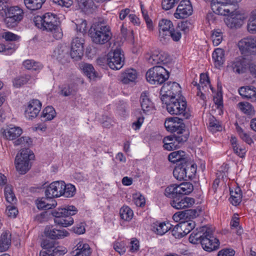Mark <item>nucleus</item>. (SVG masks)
Returning a JSON list of instances; mask_svg holds the SVG:
<instances>
[{
  "label": "nucleus",
  "mask_w": 256,
  "mask_h": 256,
  "mask_svg": "<svg viewBox=\"0 0 256 256\" xmlns=\"http://www.w3.org/2000/svg\"><path fill=\"white\" fill-rule=\"evenodd\" d=\"M76 246L72 252V256H90L91 252L89 245L83 240L78 239L75 240Z\"/></svg>",
  "instance_id": "nucleus-22"
},
{
  "label": "nucleus",
  "mask_w": 256,
  "mask_h": 256,
  "mask_svg": "<svg viewBox=\"0 0 256 256\" xmlns=\"http://www.w3.org/2000/svg\"><path fill=\"white\" fill-rule=\"evenodd\" d=\"M56 116V112L53 107L48 106L46 107L42 112L41 116L45 118L46 120H50Z\"/></svg>",
  "instance_id": "nucleus-52"
},
{
  "label": "nucleus",
  "mask_w": 256,
  "mask_h": 256,
  "mask_svg": "<svg viewBox=\"0 0 256 256\" xmlns=\"http://www.w3.org/2000/svg\"><path fill=\"white\" fill-rule=\"evenodd\" d=\"M66 46H58L54 52V56L58 60H61L66 54Z\"/></svg>",
  "instance_id": "nucleus-57"
},
{
  "label": "nucleus",
  "mask_w": 256,
  "mask_h": 256,
  "mask_svg": "<svg viewBox=\"0 0 256 256\" xmlns=\"http://www.w3.org/2000/svg\"><path fill=\"white\" fill-rule=\"evenodd\" d=\"M2 36L6 41L16 42L20 38V36L10 32H4Z\"/></svg>",
  "instance_id": "nucleus-62"
},
{
  "label": "nucleus",
  "mask_w": 256,
  "mask_h": 256,
  "mask_svg": "<svg viewBox=\"0 0 256 256\" xmlns=\"http://www.w3.org/2000/svg\"><path fill=\"white\" fill-rule=\"evenodd\" d=\"M212 58L216 66H221L224 61V51L221 48L216 49L212 53Z\"/></svg>",
  "instance_id": "nucleus-36"
},
{
  "label": "nucleus",
  "mask_w": 256,
  "mask_h": 256,
  "mask_svg": "<svg viewBox=\"0 0 256 256\" xmlns=\"http://www.w3.org/2000/svg\"><path fill=\"white\" fill-rule=\"evenodd\" d=\"M52 203L49 204L46 200L42 198L40 200H38L36 201L37 208L39 210H48L52 208H55L56 206V202L54 200H52Z\"/></svg>",
  "instance_id": "nucleus-41"
},
{
  "label": "nucleus",
  "mask_w": 256,
  "mask_h": 256,
  "mask_svg": "<svg viewBox=\"0 0 256 256\" xmlns=\"http://www.w3.org/2000/svg\"><path fill=\"white\" fill-rule=\"evenodd\" d=\"M49 252H50V256H62L67 252V249L62 246L56 247L54 246L49 250Z\"/></svg>",
  "instance_id": "nucleus-54"
},
{
  "label": "nucleus",
  "mask_w": 256,
  "mask_h": 256,
  "mask_svg": "<svg viewBox=\"0 0 256 256\" xmlns=\"http://www.w3.org/2000/svg\"><path fill=\"white\" fill-rule=\"evenodd\" d=\"M24 66L30 70H38L42 68V65L39 62L32 60H26L23 62Z\"/></svg>",
  "instance_id": "nucleus-44"
},
{
  "label": "nucleus",
  "mask_w": 256,
  "mask_h": 256,
  "mask_svg": "<svg viewBox=\"0 0 256 256\" xmlns=\"http://www.w3.org/2000/svg\"><path fill=\"white\" fill-rule=\"evenodd\" d=\"M180 0H162V6L165 10H169L173 8L175 4Z\"/></svg>",
  "instance_id": "nucleus-63"
},
{
  "label": "nucleus",
  "mask_w": 256,
  "mask_h": 256,
  "mask_svg": "<svg viewBox=\"0 0 256 256\" xmlns=\"http://www.w3.org/2000/svg\"><path fill=\"white\" fill-rule=\"evenodd\" d=\"M196 213V211L192 210L180 211L175 213L172 216V218L174 220L178 222L180 220H184L189 216L194 215Z\"/></svg>",
  "instance_id": "nucleus-37"
},
{
  "label": "nucleus",
  "mask_w": 256,
  "mask_h": 256,
  "mask_svg": "<svg viewBox=\"0 0 256 256\" xmlns=\"http://www.w3.org/2000/svg\"><path fill=\"white\" fill-rule=\"evenodd\" d=\"M238 92L243 98L250 99L252 101L256 100V88L253 86L241 87Z\"/></svg>",
  "instance_id": "nucleus-28"
},
{
  "label": "nucleus",
  "mask_w": 256,
  "mask_h": 256,
  "mask_svg": "<svg viewBox=\"0 0 256 256\" xmlns=\"http://www.w3.org/2000/svg\"><path fill=\"white\" fill-rule=\"evenodd\" d=\"M180 87L176 82H168L164 84L160 90L161 98H166L168 99L172 98H180Z\"/></svg>",
  "instance_id": "nucleus-12"
},
{
  "label": "nucleus",
  "mask_w": 256,
  "mask_h": 256,
  "mask_svg": "<svg viewBox=\"0 0 256 256\" xmlns=\"http://www.w3.org/2000/svg\"><path fill=\"white\" fill-rule=\"evenodd\" d=\"M46 237L52 240L61 239L68 236V232L64 229L58 230L53 226H46L44 231Z\"/></svg>",
  "instance_id": "nucleus-24"
},
{
  "label": "nucleus",
  "mask_w": 256,
  "mask_h": 256,
  "mask_svg": "<svg viewBox=\"0 0 256 256\" xmlns=\"http://www.w3.org/2000/svg\"><path fill=\"white\" fill-rule=\"evenodd\" d=\"M194 202V198L180 196L171 200L170 204L174 208L180 210L190 208L192 206Z\"/></svg>",
  "instance_id": "nucleus-20"
},
{
  "label": "nucleus",
  "mask_w": 256,
  "mask_h": 256,
  "mask_svg": "<svg viewBox=\"0 0 256 256\" xmlns=\"http://www.w3.org/2000/svg\"><path fill=\"white\" fill-rule=\"evenodd\" d=\"M227 68L228 70L236 74H243L246 69V61L242 58H236L228 64Z\"/></svg>",
  "instance_id": "nucleus-23"
},
{
  "label": "nucleus",
  "mask_w": 256,
  "mask_h": 256,
  "mask_svg": "<svg viewBox=\"0 0 256 256\" xmlns=\"http://www.w3.org/2000/svg\"><path fill=\"white\" fill-rule=\"evenodd\" d=\"M141 10L143 18L146 24L147 27L150 30H153L152 22L150 18L148 12L146 10L143 6L141 5Z\"/></svg>",
  "instance_id": "nucleus-64"
},
{
  "label": "nucleus",
  "mask_w": 256,
  "mask_h": 256,
  "mask_svg": "<svg viewBox=\"0 0 256 256\" xmlns=\"http://www.w3.org/2000/svg\"><path fill=\"white\" fill-rule=\"evenodd\" d=\"M238 106L240 110L247 115H252L254 114V108L248 102H239Z\"/></svg>",
  "instance_id": "nucleus-53"
},
{
  "label": "nucleus",
  "mask_w": 256,
  "mask_h": 256,
  "mask_svg": "<svg viewBox=\"0 0 256 256\" xmlns=\"http://www.w3.org/2000/svg\"><path fill=\"white\" fill-rule=\"evenodd\" d=\"M178 185L180 196L188 194L192 192L194 190L193 186L190 182H182Z\"/></svg>",
  "instance_id": "nucleus-49"
},
{
  "label": "nucleus",
  "mask_w": 256,
  "mask_h": 256,
  "mask_svg": "<svg viewBox=\"0 0 256 256\" xmlns=\"http://www.w3.org/2000/svg\"><path fill=\"white\" fill-rule=\"evenodd\" d=\"M188 138L187 134H184V135H174L173 140L168 144H165L163 146L164 148L168 150H174L178 148L186 142Z\"/></svg>",
  "instance_id": "nucleus-25"
},
{
  "label": "nucleus",
  "mask_w": 256,
  "mask_h": 256,
  "mask_svg": "<svg viewBox=\"0 0 256 256\" xmlns=\"http://www.w3.org/2000/svg\"><path fill=\"white\" fill-rule=\"evenodd\" d=\"M193 8L190 0H182L178 5L174 16L176 18H184L192 15Z\"/></svg>",
  "instance_id": "nucleus-13"
},
{
  "label": "nucleus",
  "mask_w": 256,
  "mask_h": 256,
  "mask_svg": "<svg viewBox=\"0 0 256 256\" xmlns=\"http://www.w3.org/2000/svg\"><path fill=\"white\" fill-rule=\"evenodd\" d=\"M212 10L217 14L226 16L232 14L236 10L233 7L229 8L222 0L218 2L217 0H212Z\"/></svg>",
  "instance_id": "nucleus-19"
},
{
  "label": "nucleus",
  "mask_w": 256,
  "mask_h": 256,
  "mask_svg": "<svg viewBox=\"0 0 256 256\" xmlns=\"http://www.w3.org/2000/svg\"><path fill=\"white\" fill-rule=\"evenodd\" d=\"M4 193L6 200L8 202L12 204L16 203L17 200L13 192L12 186L6 185L4 188Z\"/></svg>",
  "instance_id": "nucleus-40"
},
{
  "label": "nucleus",
  "mask_w": 256,
  "mask_h": 256,
  "mask_svg": "<svg viewBox=\"0 0 256 256\" xmlns=\"http://www.w3.org/2000/svg\"><path fill=\"white\" fill-rule=\"evenodd\" d=\"M158 38L162 44L168 42L170 38L174 41L178 42L182 34L180 30L174 29L172 22L167 19H162L158 22Z\"/></svg>",
  "instance_id": "nucleus-3"
},
{
  "label": "nucleus",
  "mask_w": 256,
  "mask_h": 256,
  "mask_svg": "<svg viewBox=\"0 0 256 256\" xmlns=\"http://www.w3.org/2000/svg\"><path fill=\"white\" fill-rule=\"evenodd\" d=\"M163 104L166 106V108L170 114L178 115L181 118V120L188 119L190 114L186 110V103L184 100H180V98H161Z\"/></svg>",
  "instance_id": "nucleus-4"
},
{
  "label": "nucleus",
  "mask_w": 256,
  "mask_h": 256,
  "mask_svg": "<svg viewBox=\"0 0 256 256\" xmlns=\"http://www.w3.org/2000/svg\"><path fill=\"white\" fill-rule=\"evenodd\" d=\"M209 128L212 132L222 130V127L220 122L214 116H210L209 118Z\"/></svg>",
  "instance_id": "nucleus-51"
},
{
  "label": "nucleus",
  "mask_w": 256,
  "mask_h": 256,
  "mask_svg": "<svg viewBox=\"0 0 256 256\" xmlns=\"http://www.w3.org/2000/svg\"><path fill=\"white\" fill-rule=\"evenodd\" d=\"M168 160L172 163H182L190 158L186 156V152L182 150H177L171 152L168 156Z\"/></svg>",
  "instance_id": "nucleus-29"
},
{
  "label": "nucleus",
  "mask_w": 256,
  "mask_h": 256,
  "mask_svg": "<svg viewBox=\"0 0 256 256\" xmlns=\"http://www.w3.org/2000/svg\"><path fill=\"white\" fill-rule=\"evenodd\" d=\"M24 17L23 10L18 6H12L9 8L4 22L8 28H12L18 25Z\"/></svg>",
  "instance_id": "nucleus-9"
},
{
  "label": "nucleus",
  "mask_w": 256,
  "mask_h": 256,
  "mask_svg": "<svg viewBox=\"0 0 256 256\" xmlns=\"http://www.w3.org/2000/svg\"><path fill=\"white\" fill-rule=\"evenodd\" d=\"M133 199L135 204L137 206L142 207L144 206L146 203L145 198L140 193L134 194Z\"/></svg>",
  "instance_id": "nucleus-58"
},
{
  "label": "nucleus",
  "mask_w": 256,
  "mask_h": 256,
  "mask_svg": "<svg viewBox=\"0 0 256 256\" xmlns=\"http://www.w3.org/2000/svg\"><path fill=\"white\" fill-rule=\"evenodd\" d=\"M80 68L82 70L83 72L90 80H94L98 78V73L95 71L93 66L88 64H80Z\"/></svg>",
  "instance_id": "nucleus-30"
},
{
  "label": "nucleus",
  "mask_w": 256,
  "mask_h": 256,
  "mask_svg": "<svg viewBox=\"0 0 256 256\" xmlns=\"http://www.w3.org/2000/svg\"><path fill=\"white\" fill-rule=\"evenodd\" d=\"M34 22L36 26L40 29L52 32L56 40L62 38V32L56 15L48 12L42 16H38L34 17Z\"/></svg>",
  "instance_id": "nucleus-1"
},
{
  "label": "nucleus",
  "mask_w": 256,
  "mask_h": 256,
  "mask_svg": "<svg viewBox=\"0 0 256 256\" xmlns=\"http://www.w3.org/2000/svg\"><path fill=\"white\" fill-rule=\"evenodd\" d=\"M196 165L190 160L176 164L173 171L174 177L178 180L192 179L196 172Z\"/></svg>",
  "instance_id": "nucleus-6"
},
{
  "label": "nucleus",
  "mask_w": 256,
  "mask_h": 256,
  "mask_svg": "<svg viewBox=\"0 0 256 256\" xmlns=\"http://www.w3.org/2000/svg\"><path fill=\"white\" fill-rule=\"evenodd\" d=\"M182 122V120L176 121L170 132L176 133L174 135H184V132H186L184 129L185 126Z\"/></svg>",
  "instance_id": "nucleus-50"
},
{
  "label": "nucleus",
  "mask_w": 256,
  "mask_h": 256,
  "mask_svg": "<svg viewBox=\"0 0 256 256\" xmlns=\"http://www.w3.org/2000/svg\"><path fill=\"white\" fill-rule=\"evenodd\" d=\"M180 223L177 224L173 228L172 234L176 238H180L186 236L184 230L182 228Z\"/></svg>",
  "instance_id": "nucleus-56"
},
{
  "label": "nucleus",
  "mask_w": 256,
  "mask_h": 256,
  "mask_svg": "<svg viewBox=\"0 0 256 256\" xmlns=\"http://www.w3.org/2000/svg\"><path fill=\"white\" fill-rule=\"evenodd\" d=\"M200 244L204 250L209 252L216 250L220 246L219 240L213 236L210 229L206 234L204 238L202 239Z\"/></svg>",
  "instance_id": "nucleus-14"
},
{
  "label": "nucleus",
  "mask_w": 256,
  "mask_h": 256,
  "mask_svg": "<svg viewBox=\"0 0 256 256\" xmlns=\"http://www.w3.org/2000/svg\"><path fill=\"white\" fill-rule=\"evenodd\" d=\"M140 104L142 108L144 113L148 114L154 110V104L150 100L148 93L142 92L140 97Z\"/></svg>",
  "instance_id": "nucleus-27"
},
{
  "label": "nucleus",
  "mask_w": 256,
  "mask_h": 256,
  "mask_svg": "<svg viewBox=\"0 0 256 256\" xmlns=\"http://www.w3.org/2000/svg\"><path fill=\"white\" fill-rule=\"evenodd\" d=\"M146 58L152 65H165L170 61V56L168 53L162 50H154L150 54H148Z\"/></svg>",
  "instance_id": "nucleus-11"
},
{
  "label": "nucleus",
  "mask_w": 256,
  "mask_h": 256,
  "mask_svg": "<svg viewBox=\"0 0 256 256\" xmlns=\"http://www.w3.org/2000/svg\"><path fill=\"white\" fill-rule=\"evenodd\" d=\"M42 108V104L38 100H30L24 110V115L28 120H32L39 114Z\"/></svg>",
  "instance_id": "nucleus-18"
},
{
  "label": "nucleus",
  "mask_w": 256,
  "mask_h": 256,
  "mask_svg": "<svg viewBox=\"0 0 256 256\" xmlns=\"http://www.w3.org/2000/svg\"><path fill=\"white\" fill-rule=\"evenodd\" d=\"M26 8L30 10H36L40 8L46 0H24Z\"/></svg>",
  "instance_id": "nucleus-38"
},
{
  "label": "nucleus",
  "mask_w": 256,
  "mask_h": 256,
  "mask_svg": "<svg viewBox=\"0 0 256 256\" xmlns=\"http://www.w3.org/2000/svg\"><path fill=\"white\" fill-rule=\"evenodd\" d=\"M77 90L78 86L76 84H70L63 87L60 93L64 96H68L75 95Z\"/></svg>",
  "instance_id": "nucleus-39"
},
{
  "label": "nucleus",
  "mask_w": 256,
  "mask_h": 256,
  "mask_svg": "<svg viewBox=\"0 0 256 256\" xmlns=\"http://www.w3.org/2000/svg\"><path fill=\"white\" fill-rule=\"evenodd\" d=\"M146 79L152 84H161L169 78V74L162 66H156L146 72Z\"/></svg>",
  "instance_id": "nucleus-8"
},
{
  "label": "nucleus",
  "mask_w": 256,
  "mask_h": 256,
  "mask_svg": "<svg viewBox=\"0 0 256 256\" xmlns=\"http://www.w3.org/2000/svg\"><path fill=\"white\" fill-rule=\"evenodd\" d=\"M154 231L158 234L162 236L170 228V224L168 222H161L154 226Z\"/></svg>",
  "instance_id": "nucleus-45"
},
{
  "label": "nucleus",
  "mask_w": 256,
  "mask_h": 256,
  "mask_svg": "<svg viewBox=\"0 0 256 256\" xmlns=\"http://www.w3.org/2000/svg\"><path fill=\"white\" fill-rule=\"evenodd\" d=\"M32 78L30 75L24 74L14 78L12 81L14 87L20 88L24 84H26L29 82H31Z\"/></svg>",
  "instance_id": "nucleus-42"
},
{
  "label": "nucleus",
  "mask_w": 256,
  "mask_h": 256,
  "mask_svg": "<svg viewBox=\"0 0 256 256\" xmlns=\"http://www.w3.org/2000/svg\"><path fill=\"white\" fill-rule=\"evenodd\" d=\"M62 186H64V181H55L52 182L45 190L46 198L50 199L62 196Z\"/></svg>",
  "instance_id": "nucleus-17"
},
{
  "label": "nucleus",
  "mask_w": 256,
  "mask_h": 256,
  "mask_svg": "<svg viewBox=\"0 0 256 256\" xmlns=\"http://www.w3.org/2000/svg\"><path fill=\"white\" fill-rule=\"evenodd\" d=\"M80 9L84 12L93 8L94 3L92 0H76Z\"/></svg>",
  "instance_id": "nucleus-48"
},
{
  "label": "nucleus",
  "mask_w": 256,
  "mask_h": 256,
  "mask_svg": "<svg viewBox=\"0 0 256 256\" xmlns=\"http://www.w3.org/2000/svg\"><path fill=\"white\" fill-rule=\"evenodd\" d=\"M180 223L182 225V228L184 230L186 235L188 234L192 230L195 226V223L192 221H182Z\"/></svg>",
  "instance_id": "nucleus-59"
},
{
  "label": "nucleus",
  "mask_w": 256,
  "mask_h": 256,
  "mask_svg": "<svg viewBox=\"0 0 256 256\" xmlns=\"http://www.w3.org/2000/svg\"><path fill=\"white\" fill-rule=\"evenodd\" d=\"M88 34L92 42L96 44H104L112 37L110 27L104 22L94 24L88 30Z\"/></svg>",
  "instance_id": "nucleus-2"
},
{
  "label": "nucleus",
  "mask_w": 256,
  "mask_h": 256,
  "mask_svg": "<svg viewBox=\"0 0 256 256\" xmlns=\"http://www.w3.org/2000/svg\"><path fill=\"white\" fill-rule=\"evenodd\" d=\"M247 29L251 34L256 32V10L251 14L248 21Z\"/></svg>",
  "instance_id": "nucleus-46"
},
{
  "label": "nucleus",
  "mask_w": 256,
  "mask_h": 256,
  "mask_svg": "<svg viewBox=\"0 0 256 256\" xmlns=\"http://www.w3.org/2000/svg\"><path fill=\"white\" fill-rule=\"evenodd\" d=\"M211 37L214 45L217 46L222 42V34L220 30H214L212 32Z\"/></svg>",
  "instance_id": "nucleus-55"
},
{
  "label": "nucleus",
  "mask_w": 256,
  "mask_h": 256,
  "mask_svg": "<svg viewBox=\"0 0 256 256\" xmlns=\"http://www.w3.org/2000/svg\"><path fill=\"white\" fill-rule=\"evenodd\" d=\"M1 132L4 138L12 140H16L22 134V130L19 126L10 125L6 128H2Z\"/></svg>",
  "instance_id": "nucleus-21"
},
{
  "label": "nucleus",
  "mask_w": 256,
  "mask_h": 256,
  "mask_svg": "<svg viewBox=\"0 0 256 256\" xmlns=\"http://www.w3.org/2000/svg\"><path fill=\"white\" fill-rule=\"evenodd\" d=\"M184 120H181V118H171L168 119H166L164 122V126L166 130L170 132L172 130V128H173L174 124L176 122V121L182 120V121Z\"/></svg>",
  "instance_id": "nucleus-60"
},
{
  "label": "nucleus",
  "mask_w": 256,
  "mask_h": 256,
  "mask_svg": "<svg viewBox=\"0 0 256 256\" xmlns=\"http://www.w3.org/2000/svg\"><path fill=\"white\" fill-rule=\"evenodd\" d=\"M77 210L73 206H69L64 208H57L51 212L52 215L54 217V222L63 227H66L74 223V220L70 216L74 215Z\"/></svg>",
  "instance_id": "nucleus-5"
},
{
  "label": "nucleus",
  "mask_w": 256,
  "mask_h": 256,
  "mask_svg": "<svg viewBox=\"0 0 256 256\" xmlns=\"http://www.w3.org/2000/svg\"><path fill=\"white\" fill-rule=\"evenodd\" d=\"M230 200L231 203L234 206L238 205L241 202L242 198V194L240 188L237 187L234 188L230 190Z\"/></svg>",
  "instance_id": "nucleus-35"
},
{
  "label": "nucleus",
  "mask_w": 256,
  "mask_h": 256,
  "mask_svg": "<svg viewBox=\"0 0 256 256\" xmlns=\"http://www.w3.org/2000/svg\"><path fill=\"white\" fill-rule=\"evenodd\" d=\"M137 78V72L134 69H128L125 71L122 76L121 80L124 84L134 82Z\"/></svg>",
  "instance_id": "nucleus-33"
},
{
  "label": "nucleus",
  "mask_w": 256,
  "mask_h": 256,
  "mask_svg": "<svg viewBox=\"0 0 256 256\" xmlns=\"http://www.w3.org/2000/svg\"><path fill=\"white\" fill-rule=\"evenodd\" d=\"M238 47L242 52L256 54V37L245 38L238 42Z\"/></svg>",
  "instance_id": "nucleus-16"
},
{
  "label": "nucleus",
  "mask_w": 256,
  "mask_h": 256,
  "mask_svg": "<svg viewBox=\"0 0 256 256\" xmlns=\"http://www.w3.org/2000/svg\"><path fill=\"white\" fill-rule=\"evenodd\" d=\"M210 228L206 226H202L194 230L189 237L190 242L194 244L201 243L202 239H204L206 234Z\"/></svg>",
  "instance_id": "nucleus-26"
},
{
  "label": "nucleus",
  "mask_w": 256,
  "mask_h": 256,
  "mask_svg": "<svg viewBox=\"0 0 256 256\" xmlns=\"http://www.w3.org/2000/svg\"><path fill=\"white\" fill-rule=\"evenodd\" d=\"M34 157L33 152L28 148L22 149L15 159L16 170L21 174H26L30 168V160Z\"/></svg>",
  "instance_id": "nucleus-7"
},
{
  "label": "nucleus",
  "mask_w": 256,
  "mask_h": 256,
  "mask_svg": "<svg viewBox=\"0 0 256 256\" xmlns=\"http://www.w3.org/2000/svg\"><path fill=\"white\" fill-rule=\"evenodd\" d=\"M243 17L240 14H232L226 21L227 26L231 28H240L242 24Z\"/></svg>",
  "instance_id": "nucleus-31"
},
{
  "label": "nucleus",
  "mask_w": 256,
  "mask_h": 256,
  "mask_svg": "<svg viewBox=\"0 0 256 256\" xmlns=\"http://www.w3.org/2000/svg\"><path fill=\"white\" fill-rule=\"evenodd\" d=\"M178 188V184H171L165 188L164 195L166 197L174 200L178 196H180Z\"/></svg>",
  "instance_id": "nucleus-32"
},
{
  "label": "nucleus",
  "mask_w": 256,
  "mask_h": 256,
  "mask_svg": "<svg viewBox=\"0 0 256 256\" xmlns=\"http://www.w3.org/2000/svg\"><path fill=\"white\" fill-rule=\"evenodd\" d=\"M84 40L76 37L71 43L70 56L76 60H80L84 54Z\"/></svg>",
  "instance_id": "nucleus-15"
},
{
  "label": "nucleus",
  "mask_w": 256,
  "mask_h": 256,
  "mask_svg": "<svg viewBox=\"0 0 256 256\" xmlns=\"http://www.w3.org/2000/svg\"><path fill=\"white\" fill-rule=\"evenodd\" d=\"M11 244V234L4 232L1 235L0 238V252H5L8 250Z\"/></svg>",
  "instance_id": "nucleus-34"
},
{
  "label": "nucleus",
  "mask_w": 256,
  "mask_h": 256,
  "mask_svg": "<svg viewBox=\"0 0 256 256\" xmlns=\"http://www.w3.org/2000/svg\"><path fill=\"white\" fill-rule=\"evenodd\" d=\"M62 196L66 198L72 197L76 193L75 186L72 184H66L64 182V186H62Z\"/></svg>",
  "instance_id": "nucleus-47"
},
{
  "label": "nucleus",
  "mask_w": 256,
  "mask_h": 256,
  "mask_svg": "<svg viewBox=\"0 0 256 256\" xmlns=\"http://www.w3.org/2000/svg\"><path fill=\"white\" fill-rule=\"evenodd\" d=\"M106 62L109 67L115 70L121 68L124 64V56L120 49L110 51L106 56Z\"/></svg>",
  "instance_id": "nucleus-10"
},
{
  "label": "nucleus",
  "mask_w": 256,
  "mask_h": 256,
  "mask_svg": "<svg viewBox=\"0 0 256 256\" xmlns=\"http://www.w3.org/2000/svg\"><path fill=\"white\" fill-rule=\"evenodd\" d=\"M120 214L122 219L126 221H130L132 220L134 213L130 207L124 206L120 210Z\"/></svg>",
  "instance_id": "nucleus-43"
},
{
  "label": "nucleus",
  "mask_w": 256,
  "mask_h": 256,
  "mask_svg": "<svg viewBox=\"0 0 256 256\" xmlns=\"http://www.w3.org/2000/svg\"><path fill=\"white\" fill-rule=\"evenodd\" d=\"M114 248L120 254H123L126 251V244L124 241L115 242L114 244Z\"/></svg>",
  "instance_id": "nucleus-61"
}]
</instances>
